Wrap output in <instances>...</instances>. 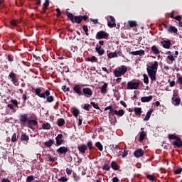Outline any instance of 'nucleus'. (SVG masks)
Segmentation results:
<instances>
[{
    "mask_svg": "<svg viewBox=\"0 0 182 182\" xmlns=\"http://www.w3.org/2000/svg\"><path fill=\"white\" fill-rule=\"evenodd\" d=\"M33 90H34L36 95L38 96V97H41V99H46V102L48 103H52L53 102V96L50 95V91L49 90H46L44 92H42V89L41 87L38 88H32Z\"/></svg>",
    "mask_w": 182,
    "mask_h": 182,
    "instance_id": "nucleus-1",
    "label": "nucleus"
},
{
    "mask_svg": "<svg viewBox=\"0 0 182 182\" xmlns=\"http://www.w3.org/2000/svg\"><path fill=\"white\" fill-rule=\"evenodd\" d=\"M157 68H159V62L157 61H154L151 65H146L148 75L152 82L157 80L156 77V75H157Z\"/></svg>",
    "mask_w": 182,
    "mask_h": 182,
    "instance_id": "nucleus-2",
    "label": "nucleus"
},
{
    "mask_svg": "<svg viewBox=\"0 0 182 182\" xmlns=\"http://www.w3.org/2000/svg\"><path fill=\"white\" fill-rule=\"evenodd\" d=\"M168 138L169 140H176L173 142L172 145L177 147V149H182V141L181 139L176 134H168Z\"/></svg>",
    "mask_w": 182,
    "mask_h": 182,
    "instance_id": "nucleus-3",
    "label": "nucleus"
},
{
    "mask_svg": "<svg viewBox=\"0 0 182 182\" xmlns=\"http://www.w3.org/2000/svg\"><path fill=\"white\" fill-rule=\"evenodd\" d=\"M68 11H69V9H67L66 15L72 23H82V16H73V14Z\"/></svg>",
    "mask_w": 182,
    "mask_h": 182,
    "instance_id": "nucleus-4",
    "label": "nucleus"
},
{
    "mask_svg": "<svg viewBox=\"0 0 182 182\" xmlns=\"http://www.w3.org/2000/svg\"><path fill=\"white\" fill-rule=\"evenodd\" d=\"M126 72H127V66L122 65L119 68H117L114 70V75L115 77H120L121 76H123L124 75H126Z\"/></svg>",
    "mask_w": 182,
    "mask_h": 182,
    "instance_id": "nucleus-5",
    "label": "nucleus"
},
{
    "mask_svg": "<svg viewBox=\"0 0 182 182\" xmlns=\"http://www.w3.org/2000/svg\"><path fill=\"white\" fill-rule=\"evenodd\" d=\"M19 122L21 126H23V127H26L29 122V119L28 118V114H21Z\"/></svg>",
    "mask_w": 182,
    "mask_h": 182,
    "instance_id": "nucleus-6",
    "label": "nucleus"
},
{
    "mask_svg": "<svg viewBox=\"0 0 182 182\" xmlns=\"http://www.w3.org/2000/svg\"><path fill=\"white\" fill-rule=\"evenodd\" d=\"M139 86H140V82L129 81L127 83V89H128V90H133L134 89H139Z\"/></svg>",
    "mask_w": 182,
    "mask_h": 182,
    "instance_id": "nucleus-7",
    "label": "nucleus"
},
{
    "mask_svg": "<svg viewBox=\"0 0 182 182\" xmlns=\"http://www.w3.org/2000/svg\"><path fill=\"white\" fill-rule=\"evenodd\" d=\"M9 77L11 79V82L14 86H19V82H18V77H16V73L11 72L9 73Z\"/></svg>",
    "mask_w": 182,
    "mask_h": 182,
    "instance_id": "nucleus-8",
    "label": "nucleus"
},
{
    "mask_svg": "<svg viewBox=\"0 0 182 182\" xmlns=\"http://www.w3.org/2000/svg\"><path fill=\"white\" fill-rule=\"evenodd\" d=\"M109 38V33L104 31H100L97 33L96 39H107Z\"/></svg>",
    "mask_w": 182,
    "mask_h": 182,
    "instance_id": "nucleus-9",
    "label": "nucleus"
},
{
    "mask_svg": "<svg viewBox=\"0 0 182 182\" xmlns=\"http://www.w3.org/2000/svg\"><path fill=\"white\" fill-rule=\"evenodd\" d=\"M74 93H76L77 96H83V92H82V87L80 85L75 84L73 87Z\"/></svg>",
    "mask_w": 182,
    "mask_h": 182,
    "instance_id": "nucleus-10",
    "label": "nucleus"
},
{
    "mask_svg": "<svg viewBox=\"0 0 182 182\" xmlns=\"http://www.w3.org/2000/svg\"><path fill=\"white\" fill-rule=\"evenodd\" d=\"M85 96L86 97H90V96L93 95V91L92 89L89 87L83 88L82 89V95Z\"/></svg>",
    "mask_w": 182,
    "mask_h": 182,
    "instance_id": "nucleus-11",
    "label": "nucleus"
},
{
    "mask_svg": "<svg viewBox=\"0 0 182 182\" xmlns=\"http://www.w3.org/2000/svg\"><path fill=\"white\" fill-rule=\"evenodd\" d=\"M134 156L136 159H140V157H143V156H144V151L142 149H138L134 151Z\"/></svg>",
    "mask_w": 182,
    "mask_h": 182,
    "instance_id": "nucleus-12",
    "label": "nucleus"
},
{
    "mask_svg": "<svg viewBox=\"0 0 182 182\" xmlns=\"http://www.w3.org/2000/svg\"><path fill=\"white\" fill-rule=\"evenodd\" d=\"M172 101H173L175 103V106H180V103H181V100L180 99V97H178V95L177 93H174L172 97Z\"/></svg>",
    "mask_w": 182,
    "mask_h": 182,
    "instance_id": "nucleus-13",
    "label": "nucleus"
},
{
    "mask_svg": "<svg viewBox=\"0 0 182 182\" xmlns=\"http://www.w3.org/2000/svg\"><path fill=\"white\" fill-rule=\"evenodd\" d=\"M80 154H85L86 150H87V145L80 144L77 146Z\"/></svg>",
    "mask_w": 182,
    "mask_h": 182,
    "instance_id": "nucleus-14",
    "label": "nucleus"
},
{
    "mask_svg": "<svg viewBox=\"0 0 182 182\" xmlns=\"http://www.w3.org/2000/svg\"><path fill=\"white\" fill-rule=\"evenodd\" d=\"M55 141L57 146H60L61 144H63L65 141L63 140V135L62 134H59L56 137H55Z\"/></svg>",
    "mask_w": 182,
    "mask_h": 182,
    "instance_id": "nucleus-15",
    "label": "nucleus"
},
{
    "mask_svg": "<svg viewBox=\"0 0 182 182\" xmlns=\"http://www.w3.org/2000/svg\"><path fill=\"white\" fill-rule=\"evenodd\" d=\"M69 151V149L66 146H61L57 149V153L61 156V154H66Z\"/></svg>",
    "mask_w": 182,
    "mask_h": 182,
    "instance_id": "nucleus-16",
    "label": "nucleus"
},
{
    "mask_svg": "<svg viewBox=\"0 0 182 182\" xmlns=\"http://www.w3.org/2000/svg\"><path fill=\"white\" fill-rule=\"evenodd\" d=\"M109 19L111 22L108 21L107 26H109V28H114L116 26V18H114V17H113L112 16H110Z\"/></svg>",
    "mask_w": 182,
    "mask_h": 182,
    "instance_id": "nucleus-17",
    "label": "nucleus"
},
{
    "mask_svg": "<svg viewBox=\"0 0 182 182\" xmlns=\"http://www.w3.org/2000/svg\"><path fill=\"white\" fill-rule=\"evenodd\" d=\"M161 43L163 46V48H164L165 49H170V47L171 46V41L170 40H164L163 41H161Z\"/></svg>",
    "mask_w": 182,
    "mask_h": 182,
    "instance_id": "nucleus-18",
    "label": "nucleus"
},
{
    "mask_svg": "<svg viewBox=\"0 0 182 182\" xmlns=\"http://www.w3.org/2000/svg\"><path fill=\"white\" fill-rule=\"evenodd\" d=\"M38 121L35 119H28V123H27L28 127H30V129H32L33 126L38 127Z\"/></svg>",
    "mask_w": 182,
    "mask_h": 182,
    "instance_id": "nucleus-19",
    "label": "nucleus"
},
{
    "mask_svg": "<svg viewBox=\"0 0 182 182\" xmlns=\"http://www.w3.org/2000/svg\"><path fill=\"white\" fill-rule=\"evenodd\" d=\"M107 110H109V112L108 113V114L109 116H114V113L115 109H114V108H113V106L109 105L108 107H106L105 108V111L106 112Z\"/></svg>",
    "mask_w": 182,
    "mask_h": 182,
    "instance_id": "nucleus-20",
    "label": "nucleus"
},
{
    "mask_svg": "<svg viewBox=\"0 0 182 182\" xmlns=\"http://www.w3.org/2000/svg\"><path fill=\"white\" fill-rule=\"evenodd\" d=\"M20 22L21 21L19 20L12 19L10 21V25H11L13 28H18V26H19Z\"/></svg>",
    "mask_w": 182,
    "mask_h": 182,
    "instance_id": "nucleus-21",
    "label": "nucleus"
},
{
    "mask_svg": "<svg viewBox=\"0 0 182 182\" xmlns=\"http://www.w3.org/2000/svg\"><path fill=\"white\" fill-rule=\"evenodd\" d=\"M152 100H153V96L149 95L148 97H142L141 98V102H142V103H147L149 102H151Z\"/></svg>",
    "mask_w": 182,
    "mask_h": 182,
    "instance_id": "nucleus-22",
    "label": "nucleus"
},
{
    "mask_svg": "<svg viewBox=\"0 0 182 182\" xmlns=\"http://www.w3.org/2000/svg\"><path fill=\"white\" fill-rule=\"evenodd\" d=\"M70 112L72 113V114H73V116L75 117H76L77 119V117L79 116V114H80V111H79V109L77 108H72L70 109Z\"/></svg>",
    "mask_w": 182,
    "mask_h": 182,
    "instance_id": "nucleus-23",
    "label": "nucleus"
},
{
    "mask_svg": "<svg viewBox=\"0 0 182 182\" xmlns=\"http://www.w3.org/2000/svg\"><path fill=\"white\" fill-rule=\"evenodd\" d=\"M146 136H147V134H146L144 131L141 132L139 134V142L143 143Z\"/></svg>",
    "mask_w": 182,
    "mask_h": 182,
    "instance_id": "nucleus-24",
    "label": "nucleus"
},
{
    "mask_svg": "<svg viewBox=\"0 0 182 182\" xmlns=\"http://www.w3.org/2000/svg\"><path fill=\"white\" fill-rule=\"evenodd\" d=\"M151 113H153V109H150L146 114L145 118L144 119V122H149L150 120V117H151Z\"/></svg>",
    "mask_w": 182,
    "mask_h": 182,
    "instance_id": "nucleus-25",
    "label": "nucleus"
},
{
    "mask_svg": "<svg viewBox=\"0 0 182 182\" xmlns=\"http://www.w3.org/2000/svg\"><path fill=\"white\" fill-rule=\"evenodd\" d=\"M107 83H105L101 87H100V90H101V93L102 95H106V93H107Z\"/></svg>",
    "mask_w": 182,
    "mask_h": 182,
    "instance_id": "nucleus-26",
    "label": "nucleus"
},
{
    "mask_svg": "<svg viewBox=\"0 0 182 182\" xmlns=\"http://www.w3.org/2000/svg\"><path fill=\"white\" fill-rule=\"evenodd\" d=\"M111 167L112 170H115L116 171H117V170H119L120 168V166H119V165L117 164V162L114 161L111 162Z\"/></svg>",
    "mask_w": 182,
    "mask_h": 182,
    "instance_id": "nucleus-27",
    "label": "nucleus"
},
{
    "mask_svg": "<svg viewBox=\"0 0 182 182\" xmlns=\"http://www.w3.org/2000/svg\"><path fill=\"white\" fill-rule=\"evenodd\" d=\"M151 50L154 55H159L160 53V50H159L156 46H152Z\"/></svg>",
    "mask_w": 182,
    "mask_h": 182,
    "instance_id": "nucleus-28",
    "label": "nucleus"
},
{
    "mask_svg": "<svg viewBox=\"0 0 182 182\" xmlns=\"http://www.w3.org/2000/svg\"><path fill=\"white\" fill-rule=\"evenodd\" d=\"M166 55H169L167 56V59H168V60H171V62H174V60H176L174 55L171 54V51L166 52Z\"/></svg>",
    "mask_w": 182,
    "mask_h": 182,
    "instance_id": "nucleus-29",
    "label": "nucleus"
},
{
    "mask_svg": "<svg viewBox=\"0 0 182 182\" xmlns=\"http://www.w3.org/2000/svg\"><path fill=\"white\" fill-rule=\"evenodd\" d=\"M168 32H171V33H177L178 32V30L176 26H171L169 29H168Z\"/></svg>",
    "mask_w": 182,
    "mask_h": 182,
    "instance_id": "nucleus-30",
    "label": "nucleus"
},
{
    "mask_svg": "<svg viewBox=\"0 0 182 182\" xmlns=\"http://www.w3.org/2000/svg\"><path fill=\"white\" fill-rule=\"evenodd\" d=\"M53 144H55V141L53 139H49L44 143V146H46V147H52Z\"/></svg>",
    "mask_w": 182,
    "mask_h": 182,
    "instance_id": "nucleus-31",
    "label": "nucleus"
},
{
    "mask_svg": "<svg viewBox=\"0 0 182 182\" xmlns=\"http://www.w3.org/2000/svg\"><path fill=\"white\" fill-rule=\"evenodd\" d=\"M134 112L136 116H141V107H134Z\"/></svg>",
    "mask_w": 182,
    "mask_h": 182,
    "instance_id": "nucleus-32",
    "label": "nucleus"
},
{
    "mask_svg": "<svg viewBox=\"0 0 182 182\" xmlns=\"http://www.w3.org/2000/svg\"><path fill=\"white\" fill-rule=\"evenodd\" d=\"M114 114H116V116H119V117H122L124 114V110L119 109V111L115 110L114 111Z\"/></svg>",
    "mask_w": 182,
    "mask_h": 182,
    "instance_id": "nucleus-33",
    "label": "nucleus"
},
{
    "mask_svg": "<svg viewBox=\"0 0 182 182\" xmlns=\"http://www.w3.org/2000/svg\"><path fill=\"white\" fill-rule=\"evenodd\" d=\"M57 124L59 127L65 126V119L63 118H60L57 120Z\"/></svg>",
    "mask_w": 182,
    "mask_h": 182,
    "instance_id": "nucleus-34",
    "label": "nucleus"
},
{
    "mask_svg": "<svg viewBox=\"0 0 182 182\" xmlns=\"http://www.w3.org/2000/svg\"><path fill=\"white\" fill-rule=\"evenodd\" d=\"M86 60L87 62H97V57L95 56V55H92V57L90 58H86Z\"/></svg>",
    "mask_w": 182,
    "mask_h": 182,
    "instance_id": "nucleus-35",
    "label": "nucleus"
},
{
    "mask_svg": "<svg viewBox=\"0 0 182 182\" xmlns=\"http://www.w3.org/2000/svg\"><path fill=\"white\" fill-rule=\"evenodd\" d=\"M21 141H29V136L26 135L25 133L21 134Z\"/></svg>",
    "mask_w": 182,
    "mask_h": 182,
    "instance_id": "nucleus-36",
    "label": "nucleus"
},
{
    "mask_svg": "<svg viewBox=\"0 0 182 182\" xmlns=\"http://www.w3.org/2000/svg\"><path fill=\"white\" fill-rule=\"evenodd\" d=\"M128 23H129L130 28H134V27L137 26V21H129Z\"/></svg>",
    "mask_w": 182,
    "mask_h": 182,
    "instance_id": "nucleus-37",
    "label": "nucleus"
},
{
    "mask_svg": "<svg viewBox=\"0 0 182 182\" xmlns=\"http://www.w3.org/2000/svg\"><path fill=\"white\" fill-rule=\"evenodd\" d=\"M95 147H97L100 151H103V145L100 141L95 143Z\"/></svg>",
    "mask_w": 182,
    "mask_h": 182,
    "instance_id": "nucleus-38",
    "label": "nucleus"
},
{
    "mask_svg": "<svg viewBox=\"0 0 182 182\" xmlns=\"http://www.w3.org/2000/svg\"><path fill=\"white\" fill-rule=\"evenodd\" d=\"M42 129H43V130H50V124L49 123L43 124Z\"/></svg>",
    "mask_w": 182,
    "mask_h": 182,
    "instance_id": "nucleus-39",
    "label": "nucleus"
},
{
    "mask_svg": "<svg viewBox=\"0 0 182 182\" xmlns=\"http://www.w3.org/2000/svg\"><path fill=\"white\" fill-rule=\"evenodd\" d=\"M87 147L90 151L93 150V149H95V146H93V142H92V141H88L87 143Z\"/></svg>",
    "mask_w": 182,
    "mask_h": 182,
    "instance_id": "nucleus-40",
    "label": "nucleus"
},
{
    "mask_svg": "<svg viewBox=\"0 0 182 182\" xmlns=\"http://www.w3.org/2000/svg\"><path fill=\"white\" fill-rule=\"evenodd\" d=\"M146 178L149 180V181L154 182L156 180V177L151 174L146 175Z\"/></svg>",
    "mask_w": 182,
    "mask_h": 182,
    "instance_id": "nucleus-41",
    "label": "nucleus"
},
{
    "mask_svg": "<svg viewBox=\"0 0 182 182\" xmlns=\"http://www.w3.org/2000/svg\"><path fill=\"white\" fill-rule=\"evenodd\" d=\"M82 29L84 32H85L86 36H89V28H87V26L86 25L83 26Z\"/></svg>",
    "mask_w": 182,
    "mask_h": 182,
    "instance_id": "nucleus-42",
    "label": "nucleus"
},
{
    "mask_svg": "<svg viewBox=\"0 0 182 182\" xmlns=\"http://www.w3.org/2000/svg\"><path fill=\"white\" fill-rule=\"evenodd\" d=\"M144 83L146 85H149V76H147V74H144Z\"/></svg>",
    "mask_w": 182,
    "mask_h": 182,
    "instance_id": "nucleus-43",
    "label": "nucleus"
},
{
    "mask_svg": "<svg viewBox=\"0 0 182 182\" xmlns=\"http://www.w3.org/2000/svg\"><path fill=\"white\" fill-rule=\"evenodd\" d=\"M32 181H35V176H29L26 178V182H32Z\"/></svg>",
    "mask_w": 182,
    "mask_h": 182,
    "instance_id": "nucleus-44",
    "label": "nucleus"
},
{
    "mask_svg": "<svg viewBox=\"0 0 182 182\" xmlns=\"http://www.w3.org/2000/svg\"><path fill=\"white\" fill-rule=\"evenodd\" d=\"M7 60L10 63H12V62H14V55L12 54H9L7 55Z\"/></svg>",
    "mask_w": 182,
    "mask_h": 182,
    "instance_id": "nucleus-45",
    "label": "nucleus"
},
{
    "mask_svg": "<svg viewBox=\"0 0 182 182\" xmlns=\"http://www.w3.org/2000/svg\"><path fill=\"white\" fill-rule=\"evenodd\" d=\"M90 105L94 107V109H97V110H100V107H99V105H97L93 102H91Z\"/></svg>",
    "mask_w": 182,
    "mask_h": 182,
    "instance_id": "nucleus-46",
    "label": "nucleus"
},
{
    "mask_svg": "<svg viewBox=\"0 0 182 182\" xmlns=\"http://www.w3.org/2000/svg\"><path fill=\"white\" fill-rule=\"evenodd\" d=\"M102 170H105V171H109L110 170V165L107 164H104Z\"/></svg>",
    "mask_w": 182,
    "mask_h": 182,
    "instance_id": "nucleus-47",
    "label": "nucleus"
},
{
    "mask_svg": "<svg viewBox=\"0 0 182 182\" xmlns=\"http://www.w3.org/2000/svg\"><path fill=\"white\" fill-rule=\"evenodd\" d=\"M144 55V50H139L136 51V56L139 55V56H143Z\"/></svg>",
    "mask_w": 182,
    "mask_h": 182,
    "instance_id": "nucleus-48",
    "label": "nucleus"
},
{
    "mask_svg": "<svg viewBox=\"0 0 182 182\" xmlns=\"http://www.w3.org/2000/svg\"><path fill=\"white\" fill-rule=\"evenodd\" d=\"M96 52H97L99 56H102V55H105V49L103 48L97 50Z\"/></svg>",
    "mask_w": 182,
    "mask_h": 182,
    "instance_id": "nucleus-49",
    "label": "nucleus"
},
{
    "mask_svg": "<svg viewBox=\"0 0 182 182\" xmlns=\"http://www.w3.org/2000/svg\"><path fill=\"white\" fill-rule=\"evenodd\" d=\"M11 102L12 105H14V106H15V107H18V100L11 99Z\"/></svg>",
    "mask_w": 182,
    "mask_h": 182,
    "instance_id": "nucleus-50",
    "label": "nucleus"
},
{
    "mask_svg": "<svg viewBox=\"0 0 182 182\" xmlns=\"http://www.w3.org/2000/svg\"><path fill=\"white\" fill-rule=\"evenodd\" d=\"M59 182H67L68 181V178L63 176L60 178H58Z\"/></svg>",
    "mask_w": 182,
    "mask_h": 182,
    "instance_id": "nucleus-51",
    "label": "nucleus"
},
{
    "mask_svg": "<svg viewBox=\"0 0 182 182\" xmlns=\"http://www.w3.org/2000/svg\"><path fill=\"white\" fill-rule=\"evenodd\" d=\"M7 107H9V109H11V110H14V113H15V112H16V110H15V107L14 106V105L12 104H9L7 105Z\"/></svg>",
    "mask_w": 182,
    "mask_h": 182,
    "instance_id": "nucleus-52",
    "label": "nucleus"
},
{
    "mask_svg": "<svg viewBox=\"0 0 182 182\" xmlns=\"http://www.w3.org/2000/svg\"><path fill=\"white\" fill-rule=\"evenodd\" d=\"M113 53H114V58H117V56H119L120 54H122V51L121 50H119V51L116 50Z\"/></svg>",
    "mask_w": 182,
    "mask_h": 182,
    "instance_id": "nucleus-53",
    "label": "nucleus"
},
{
    "mask_svg": "<svg viewBox=\"0 0 182 182\" xmlns=\"http://www.w3.org/2000/svg\"><path fill=\"white\" fill-rule=\"evenodd\" d=\"M182 173V168H179L174 171V174H181Z\"/></svg>",
    "mask_w": 182,
    "mask_h": 182,
    "instance_id": "nucleus-54",
    "label": "nucleus"
},
{
    "mask_svg": "<svg viewBox=\"0 0 182 182\" xmlns=\"http://www.w3.org/2000/svg\"><path fill=\"white\" fill-rule=\"evenodd\" d=\"M48 161H52V163H53L54 161H56L58 160L56 158L52 157V156H49L48 157Z\"/></svg>",
    "mask_w": 182,
    "mask_h": 182,
    "instance_id": "nucleus-55",
    "label": "nucleus"
},
{
    "mask_svg": "<svg viewBox=\"0 0 182 182\" xmlns=\"http://www.w3.org/2000/svg\"><path fill=\"white\" fill-rule=\"evenodd\" d=\"M178 79H177V83H178L179 85H181L182 86V75L181 76H178L177 77Z\"/></svg>",
    "mask_w": 182,
    "mask_h": 182,
    "instance_id": "nucleus-56",
    "label": "nucleus"
},
{
    "mask_svg": "<svg viewBox=\"0 0 182 182\" xmlns=\"http://www.w3.org/2000/svg\"><path fill=\"white\" fill-rule=\"evenodd\" d=\"M89 107H90V105L85 104L83 107V109H84V110H87V112H89V110H90Z\"/></svg>",
    "mask_w": 182,
    "mask_h": 182,
    "instance_id": "nucleus-57",
    "label": "nucleus"
},
{
    "mask_svg": "<svg viewBox=\"0 0 182 182\" xmlns=\"http://www.w3.org/2000/svg\"><path fill=\"white\" fill-rule=\"evenodd\" d=\"M11 141L13 143H15V141H16V134L14 133L12 136H11Z\"/></svg>",
    "mask_w": 182,
    "mask_h": 182,
    "instance_id": "nucleus-58",
    "label": "nucleus"
},
{
    "mask_svg": "<svg viewBox=\"0 0 182 182\" xmlns=\"http://www.w3.org/2000/svg\"><path fill=\"white\" fill-rule=\"evenodd\" d=\"M62 89L63 90V92H70V88L67 87L66 85L63 86Z\"/></svg>",
    "mask_w": 182,
    "mask_h": 182,
    "instance_id": "nucleus-59",
    "label": "nucleus"
},
{
    "mask_svg": "<svg viewBox=\"0 0 182 182\" xmlns=\"http://www.w3.org/2000/svg\"><path fill=\"white\" fill-rule=\"evenodd\" d=\"M55 11L57 12L56 16L58 18H59V16H60V15H62V11H60V9H56Z\"/></svg>",
    "mask_w": 182,
    "mask_h": 182,
    "instance_id": "nucleus-60",
    "label": "nucleus"
},
{
    "mask_svg": "<svg viewBox=\"0 0 182 182\" xmlns=\"http://www.w3.org/2000/svg\"><path fill=\"white\" fill-rule=\"evenodd\" d=\"M49 6V0H46L45 3L43 4V8H48Z\"/></svg>",
    "mask_w": 182,
    "mask_h": 182,
    "instance_id": "nucleus-61",
    "label": "nucleus"
},
{
    "mask_svg": "<svg viewBox=\"0 0 182 182\" xmlns=\"http://www.w3.org/2000/svg\"><path fill=\"white\" fill-rule=\"evenodd\" d=\"M174 19H176V21H178V22H181V19H182V16H175Z\"/></svg>",
    "mask_w": 182,
    "mask_h": 182,
    "instance_id": "nucleus-62",
    "label": "nucleus"
},
{
    "mask_svg": "<svg viewBox=\"0 0 182 182\" xmlns=\"http://www.w3.org/2000/svg\"><path fill=\"white\" fill-rule=\"evenodd\" d=\"M81 19H82V21H87V20L89 19V16H86V15H85V16H81Z\"/></svg>",
    "mask_w": 182,
    "mask_h": 182,
    "instance_id": "nucleus-63",
    "label": "nucleus"
},
{
    "mask_svg": "<svg viewBox=\"0 0 182 182\" xmlns=\"http://www.w3.org/2000/svg\"><path fill=\"white\" fill-rule=\"evenodd\" d=\"M65 171L68 176H70V174H72V171L69 168H66Z\"/></svg>",
    "mask_w": 182,
    "mask_h": 182,
    "instance_id": "nucleus-64",
    "label": "nucleus"
}]
</instances>
